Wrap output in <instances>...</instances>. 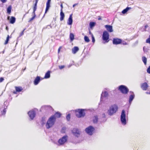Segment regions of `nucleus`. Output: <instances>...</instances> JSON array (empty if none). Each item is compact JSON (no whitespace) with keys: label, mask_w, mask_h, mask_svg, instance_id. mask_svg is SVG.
I'll list each match as a JSON object with an SVG mask.
<instances>
[{"label":"nucleus","mask_w":150,"mask_h":150,"mask_svg":"<svg viewBox=\"0 0 150 150\" xmlns=\"http://www.w3.org/2000/svg\"><path fill=\"white\" fill-rule=\"evenodd\" d=\"M9 18H10V16H8V17H7V19H9Z\"/></svg>","instance_id":"63"},{"label":"nucleus","mask_w":150,"mask_h":150,"mask_svg":"<svg viewBox=\"0 0 150 150\" xmlns=\"http://www.w3.org/2000/svg\"><path fill=\"white\" fill-rule=\"evenodd\" d=\"M60 7H61V9L60 11H61V10H62V9L63 8V5H62V4H61L60 5Z\"/></svg>","instance_id":"52"},{"label":"nucleus","mask_w":150,"mask_h":150,"mask_svg":"<svg viewBox=\"0 0 150 150\" xmlns=\"http://www.w3.org/2000/svg\"><path fill=\"white\" fill-rule=\"evenodd\" d=\"M35 11H33L32 13V15H33V16H35V17H36V14H35Z\"/></svg>","instance_id":"49"},{"label":"nucleus","mask_w":150,"mask_h":150,"mask_svg":"<svg viewBox=\"0 0 150 150\" xmlns=\"http://www.w3.org/2000/svg\"><path fill=\"white\" fill-rule=\"evenodd\" d=\"M118 90L122 94H127L129 91L127 87L124 85H121L118 87Z\"/></svg>","instance_id":"7"},{"label":"nucleus","mask_w":150,"mask_h":150,"mask_svg":"<svg viewBox=\"0 0 150 150\" xmlns=\"http://www.w3.org/2000/svg\"><path fill=\"white\" fill-rule=\"evenodd\" d=\"M45 117H42V118L41 122H45Z\"/></svg>","instance_id":"45"},{"label":"nucleus","mask_w":150,"mask_h":150,"mask_svg":"<svg viewBox=\"0 0 150 150\" xmlns=\"http://www.w3.org/2000/svg\"><path fill=\"white\" fill-rule=\"evenodd\" d=\"M54 116L55 118L57 117L58 118H60L61 115V114L59 112H57L55 113L53 115Z\"/></svg>","instance_id":"28"},{"label":"nucleus","mask_w":150,"mask_h":150,"mask_svg":"<svg viewBox=\"0 0 150 150\" xmlns=\"http://www.w3.org/2000/svg\"><path fill=\"white\" fill-rule=\"evenodd\" d=\"M41 77L40 76H37L34 81V84L35 85H37L41 81Z\"/></svg>","instance_id":"14"},{"label":"nucleus","mask_w":150,"mask_h":150,"mask_svg":"<svg viewBox=\"0 0 150 150\" xmlns=\"http://www.w3.org/2000/svg\"><path fill=\"white\" fill-rule=\"evenodd\" d=\"M135 97V95L133 92H132V94L129 96V98L128 103L129 105H130L132 101L134 99Z\"/></svg>","instance_id":"12"},{"label":"nucleus","mask_w":150,"mask_h":150,"mask_svg":"<svg viewBox=\"0 0 150 150\" xmlns=\"http://www.w3.org/2000/svg\"><path fill=\"white\" fill-rule=\"evenodd\" d=\"M118 107L116 104L112 105L108 110V113L110 116L112 115L117 111Z\"/></svg>","instance_id":"3"},{"label":"nucleus","mask_w":150,"mask_h":150,"mask_svg":"<svg viewBox=\"0 0 150 150\" xmlns=\"http://www.w3.org/2000/svg\"><path fill=\"white\" fill-rule=\"evenodd\" d=\"M147 72L148 73L150 74V66H149L147 68Z\"/></svg>","instance_id":"41"},{"label":"nucleus","mask_w":150,"mask_h":150,"mask_svg":"<svg viewBox=\"0 0 150 150\" xmlns=\"http://www.w3.org/2000/svg\"><path fill=\"white\" fill-rule=\"evenodd\" d=\"M131 7H127L122 11V13L123 14H125L129 10L131 9Z\"/></svg>","instance_id":"22"},{"label":"nucleus","mask_w":150,"mask_h":150,"mask_svg":"<svg viewBox=\"0 0 150 150\" xmlns=\"http://www.w3.org/2000/svg\"><path fill=\"white\" fill-rule=\"evenodd\" d=\"M15 88L16 91H13V93L15 94H17V92H20L23 90V88L21 86H15Z\"/></svg>","instance_id":"15"},{"label":"nucleus","mask_w":150,"mask_h":150,"mask_svg":"<svg viewBox=\"0 0 150 150\" xmlns=\"http://www.w3.org/2000/svg\"><path fill=\"white\" fill-rule=\"evenodd\" d=\"M9 35H8L6 38V40L5 41L4 44L6 45L8 44V42L9 40Z\"/></svg>","instance_id":"34"},{"label":"nucleus","mask_w":150,"mask_h":150,"mask_svg":"<svg viewBox=\"0 0 150 150\" xmlns=\"http://www.w3.org/2000/svg\"><path fill=\"white\" fill-rule=\"evenodd\" d=\"M146 42L150 44V35H149V37L146 40Z\"/></svg>","instance_id":"36"},{"label":"nucleus","mask_w":150,"mask_h":150,"mask_svg":"<svg viewBox=\"0 0 150 150\" xmlns=\"http://www.w3.org/2000/svg\"><path fill=\"white\" fill-rule=\"evenodd\" d=\"M60 20L61 21H63L64 19L65 15L64 13L63 12L62 10H61V11H60Z\"/></svg>","instance_id":"24"},{"label":"nucleus","mask_w":150,"mask_h":150,"mask_svg":"<svg viewBox=\"0 0 150 150\" xmlns=\"http://www.w3.org/2000/svg\"><path fill=\"white\" fill-rule=\"evenodd\" d=\"M148 27V25H146L144 27V28H145V29H146V28Z\"/></svg>","instance_id":"56"},{"label":"nucleus","mask_w":150,"mask_h":150,"mask_svg":"<svg viewBox=\"0 0 150 150\" xmlns=\"http://www.w3.org/2000/svg\"><path fill=\"white\" fill-rule=\"evenodd\" d=\"M92 38V41L93 43H94L95 41V39L94 38V37L93 35H92V36H91Z\"/></svg>","instance_id":"39"},{"label":"nucleus","mask_w":150,"mask_h":150,"mask_svg":"<svg viewBox=\"0 0 150 150\" xmlns=\"http://www.w3.org/2000/svg\"><path fill=\"white\" fill-rule=\"evenodd\" d=\"M60 48L59 47L58 49V53H59V52H60Z\"/></svg>","instance_id":"58"},{"label":"nucleus","mask_w":150,"mask_h":150,"mask_svg":"<svg viewBox=\"0 0 150 150\" xmlns=\"http://www.w3.org/2000/svg\"><path fill=\"white\" fill-rule=\"evenodd\" d=\"M73 23L72 14H70L67 23L68 25H71Z\"/></svg>","instance_id":"18"},{"label":"nucleus","mask_w":150,"mask_h":150,"mask_svg":"<svg viewBox=\"0 0 150 150\" xmlns=\"http://www.w3.org/2000/svg\"><path fill=\"white\" fill-rule=\"evenodd\" d=\"M142 28H143V27H142ZM146 31V29H145L144 28H143V29L142 30V31Z\"/></svg>","instance_id":"57"},{"label":"nucleus","mask_w":150,"mask_h":150,"mask_svg":"<svg viewBox=\"0 0 150 150\" xmlns=\"http://www.w3.org/2000/svg\"><path fill=\"white\" fill-rule=\"evenodd\" d=\"M144 48H145V47H143V50H144V52L145 51V50H144L145 49H144Z\"/></svg>","instance_id":"62"},{"label":"nucleus","mask_w":150,"mask_h":150,"mask_svg":"<svg viewBox=\"0 0 150 150\" xmlns=\"http://www.w3.org/2000/svg\"><path fill=\"white\" fill-rule=\"evenodd\" d=\"M106 117V115L105 114V113H103L102 114V117L103 118H105Z\"/></svg>","instance_id":"48"},{"label":"nucleus","mask_w":150,"mask_h":150,"mask_svg":"<svg viewBox=\"0 0 150 150\" xmlns=\"http://www.w3.org/2000/svg\"><path fill=\"white\" fill-rule=\"evenodd\" d=\"M56 118L54 115L51 116L47 120L45 124V127L47 129H49L52 127L54 125L56 121Z\"/></svg>","instance_id":"1"},{"label":"nucleus","mask_w":150,"mask_h":150,"mask_svg":"<svg viewBox=\"0 0 150 150\" xmlns=\"http://www.w3.org/2000/svg\"><path fill=\"white\" fill-rule=\"evenodd\" d=\"M11 9L12 6L11 5H9L7 8V13L10 14L11 12Z\"/></svg>","instance_id":"27"},{"label":"nucleus","mask_w":150,"mask_h":150,"mask_svg":"<svg viewBox=\"0 0 150 150\" xmlns=\"http://www.w3.org/2000/svg\"><path fill=\"white\" fill-rule=\"evenodd\" d=\"M98 117L97 115L95 116L93 119V121L94 123H97L98 122Z\"/></svg>","instance_id":"26"},{"label":"nucleus","mask_w":150,"mask_h":150,"mask_svg":"<svg viewBox=\"0 0 150 150\" xmlns=\"http://www.w3.org/2000/svg\"><path fill=\"white\" fill-rule=\"evenodd\" d=\"M98 19L99 20H101V18L100 16H99V17H98Z\"/></svg>","instance_id":"60"},{"label":"nucleus","mask_w":150,"mask_h":150,"mask_svg":"<svg viewBox=\"0 0 150 150\" xmlns=\"http://www.w3.org/2000/svg\"><path fill=\"white\" fill-rule=\"evenodd\" d=\"M102 38L103 40V43L105 44L109 42V34L108 31L105 30L103 32Z\"/></svg>","instance_id":"5"},{"label":"nucleus","mask_w":150,"mask_h":150,"mask_svg":"<svg viewBox=\"0 0 150 150\" xmlns=\"http://www.w3.org/2000/svg\"><path fill=\"white\" fill-rule=\"evenodd\" d=\"M86 109H78L74 110L76 116L78 118H80L84 117L85 115L84 112Z\"/></svg>","instance_id":"2"},{"label":"nucleus","mask_w":150,"mask_h":150,"mask_svg":"<svg viewBox=\"0 0 150 150\" xmlns=\"http://www.w3.org/2000/svg\"><path fill=\"white\" fill-rule=\"evenodd\" d=\"M50 71H48L45 74L44 77L45 79H48L50 77Z\"/></svg>","instance_id":"25"},{"label":"nucleus","mask_w":150,"mask_h":150,"mask_svg":"<svg viewBox=\"0 0 150 150\" xmlns=\"http://www.w3.org/2000/svg\"><path fill=\"white\" fill-rule=\"evenodd\" d=\"M122 40L118 38H113L112 40V43L114 45H117L121 44Z\"/></svg>","instance_id":"11"},{"label":"nucleus","mask_w":150,"mask_h":150,"mask_svg":"<svg viewBox=\"0 0 150 150\" xmlns=\"http://www.w3.org/2000/svg\"><path fill=\"white\" fill-rule=\"evenodd\" d=\"M8 28L7 26H6V30H8Z\"/></svg>","instance_id":"61"},{"label":"nucleus","mask_w":150,"mask_h":150,"mask_svg":"<svg viewBox=\"0 0 150 150\" xmlns=\"http://www.w3.org/2000/svg\"><path fill=\"white\" fill-rule=\"evenodd\" d=\"M105 27L106 28L107 31L110 33H111L113 32V30L112 28V26L110 25H105Z\"/></svg>","instance_id":"13"},{"label":"nucleus","mask_w":150,"mask_h":150,"mask_svg":"<svg viewBox=\"0 0 150 150\" xmlns=\"http://www.w3.org/2000/svg\"><path fill=\"white\" fill-rule=\"evenodd\" d=\"M120 121L123 125H125L127 124L126 115L125 112L124 110H123L121 113L120 115Z\"/></svg>","instance_id":"6"},{"label":"nucleus","mask_w":150,"mask_h":150,"mask_svg":"<svg viewBox=\"0 0 150 150\" xmlns=\"http://www.w3.org/2000/svg\"><path fill=\"white\" fill-rule=\"evenodd\" d=\"M70 118V114L69 113L66 116V119L67 121H69Z\"/></svg>","instance_id":"35"},{"label":"nucleus","mask_w":150,"mask_h":150,"mask_svg":"<svg viewBox=\"0 0 150 150\" xmlns=\"http://www.w3.org/2000/svg\"><path fill=\"white\" fill-rule=\"evenodd\" d=\"M66 129L67 128L65 127H63L61 130V133L62 134L65 133L66 132Z\"/></svg>","instance_id":"32"},{"label":"nucleus","mask_w":150,"mask_h":150,"mask_svg":"<svg viewBox=\"0 0 150 150\" xmlns=\"http://www.w3.org/2000/svg\"><path fill=\"white\" fill-rule=\"evenodd\" d=\"M136 43H137V44L138 43V41H137L136 42Z\"/></svg>","instance_id":"64"},{"label":"nucleus","mask_w":150,"mask_h":150,"mask_svg":"<svg viewBox=\"0 0 150 150\" xmlns=\"http://www.w3.org/2000/svg\"><path fill=\"white\" fill-rule=\"evenodd\" d=\"M89 34L91 35V36H92V35H93V34L91 33V31L89 30Z\"/></svg>","instance_id":"54"},{"label":"nucleus","mask_w":150,"mask_h":150,"mask_svg":"<svg viewBox=\"0 0 150 150\" xmlns=\"http://www.w3.org/2000/svg\"><path fill=\"white\" fill-rule=\"evenodd\" d=\"M121 44L124 45H128V43L124 41H122Z\"/></svg>","instance_id":"42"},{"label":"nucleus","mask_w":150,"mask_h":150,"mask_svg":"<svg viewBox=\"0 0 150 150\" xmlns=\"http://www.w3.org/2000/svg\"><path fill=\"white\" fill-rule=\"evenodd\" d=\"M38 0H36L35 2V3L34 4H37L38 2Z\"/></svg>","instance_id":"59"},{"label":"nucleus","mask_w":150,"mask_h":150,"mask_svg":"<svg viewBox=\"0 0 150 150\" xmlns=\"http://www.w3.org/2000/svg\"><path fill=\"white\" fill-rule=\"evenodd\" d=\"M28 114L31 120H33L35 117L36 115V113L34 110L29 111Z\"/></svg>","instance_id":"10"},{"label":"nucleus","mask_w":150,"mask_h":150,"mask_svg":"<svg viewBox=\"0 0 150 150\" xmlns=\"http://www.w3.org/2000/svg\"><path fill=\"white\" fill-rule=\"evenodd\" d=\"M68 139V137L67 135L63 136L58 140V145L59 146L63 145L67 142Z\"/></svg>","instance_id":"4"},{"label":"nucleus","mask_w":150,"mask_h":150,"mask_svg":"<svg viewBox=\"0 0 150 150\" xmlns=\"http://www.w3.org/2000/svg\"><path fill=\"white\" fill-rule=\"evenodd\" d=\"M148 87V85L146 82L143 83L141 85V88L144 91L146 90Z\"/></svg>","instance_id":"19"},{"label":"nucleus","mask_w":150,"mask_h":150,"mask_svg":"<svg viewBox=\"0 0 150 150\" xmlns=\"http://www.w3.org/2000/svg\"><path fill=\"white\" fill-rule=\"evenodd\" d=\"M69 38L71 42H72L74 39V35L72 33H70L69 35Z\"/></svg>","instance_id":"29"},{"label":"nucleus","mask_w":150,"mask_h":150,"mask_svg":"<svg viewBox=\"0 0 150 150\" xmlns=\"http://www.w3.org/2000/svg\"><path fill=\"white\" fill-rule=\"evenodd\" d=\"M74 65H75L76 67H79V65L78 63L75 64H74Z\"/></svg>","instance_id":"53"},{"label":"nucleus","mask_w":150,"mask_h":150,"mask_svg":"<svg viewBox=\"0 0 150 150\" xmlns=\"http://www.w3.org/2000/svg\"><path fill=\"white\" fill-rule=\"evenodd\" d=\"M79 50V48L78 47H74L72 49V52L73 54H75Z\"/></svg>","instance_id":"21"},{"label":"nucleus","mask_w":150,"mask_h":150,"mask_svg":"<svg viewBox=\"0 0 150 150\" xmlns=\"http://www.w3.org/2000/svg\"><path fill=\"white\" fill-rule=\"evenodd\" d=\"M35 17V16H33L29 19L28 22H30L31 21L33 20Z\"/></svg>","instance_id":"38"},{"label":"nucleus","mask_w":150,"mask_h":150,"mask_svg":"<svg viewBox=\"0 0 150 150\" xmlns=\"http://www.w3.org/2000/svg\"><path fill=\"white\" fill-rule=\"evenodd\" d=\"M84 40L85 41L87 42H88L90 41V40L88 37L86 36H84Z\"/></svg>","instance_id":"33"},{"label":"nucleus","mask_w":150,"mask_h":150,"mask_svg":"<svg viewBox=\"0 0 150 150\" xmlns=\"http://www.w3.org/2000/svg\"><path fill=\"white\" fill-rule=\"evenodd\" d=\"M42 107L44 108L45 110H47L49 112H50L53 111L54 110L52 108L50 105H45Z\"/></svg>","instance_id":"17"},{"label":"nucleus","mask_w":150,"mask_h":150,"mask_svg":"<svg viewBox=\"0 0 150 150\" xmlns=\"http://www.w3.org/2000/svg\"><path fill=\"white\" fill-rule=\"evenodd\" d=\"M74 65V64H70L68 66V67L69 68L72 65Z\"/></svg>","instance_id":"51"},{"label":"nucleus","mask_w":150,"mask_h":150,"mask_svg":"<svg viewBox=\"0 0 150 150\" xmlns=\"http://www.w3.org/2000/svg\"><path fill=\"white\" fill-rule=\"evenodd\" d=\"M108 94L106 91H104V92L103 91L101 95L100 101L102 100L103 97H106L108 96Z\"/></svg>","instance_id":"20"},{"label":"nucleus","mask_w":150,"mask_h":150,"mask_svg":"<svg viewBox=\"0 0 150 150\" xmlns=\"http://www.w3.org/2000/svg\"><path fill=\"white\" fill-rule=\"evenodd\" d=\"M95 130L94 128L91 125H90L85 129V131L86 133L90 136H91L93 134Z\"/></svg>","instance_id":"8"},{"label":"nucleus","mask_w":150,"mask_h":150,"mask_svg":"<svg viewBox=\"0 0 150 150\" xmlns=\"http://www.w3.org/2000/svg\"><path fill=\"white\" fill-rule=\"evenodd\" d=\"M71 132L72 134L75 137L78 138L80 135V130L77 128H74L71 130Z\"/></svg>","instance_id":"9"},{"label":"nucleus","mask_w":150,"mask_h":150,"mask_svg":"<svg viewBox=\"0 0 150 150\" xmlns=\"http://www.w3.org/2000/svg\"><path fill=\"white\" fill-rule=\"evenodd\" d=\"M6 109H4L3 110V111L2 113V115H4L6 113Z\"/></svg>","instance_id":"43"},{"label":"nucleus","mask_w":150,"mask_h":150,"mask_svg":"<svg viewBox=\"0 0 150 150\" xmlns=\"http://www.w3.org/2000/svg\"><path fill=\"white\" fill-rule=\"evenodd\" d=\"M4 80V79L3 77H1L0 78V83L2 82Z\"/></svg>","instance_id":"46"},{"label":"nucleus","mask_w":150,"mask_h":150,"mask_svg":"<svg viewBox=\"0 0 150 150\" xmlns=\"http://www.w3.org/2000/svg\"><path fill=\"white\" fill-rule=\"evenodd\" d=\"M0 1L3 3H4L7 1V0H0Z\"/></svg>","instance_id":"47"},{"label":"nucleus","mask_w":150,"mask_h":150,"mask_svg":"<svg viewBox=\"0 0 150 150\" xmlns=\"http://www.w3.org/2000/svg\"><path fill=\"white\" fill-rule=\"evenodd\" d=\"M96 23L95 22H90L89 24V26L90 28H93V27H94L95 25H96Z\"/></svg>","instance_id":"30"},{"label":"nucleus","mask_w":150,"mask_h":150,"mask_svg":"<svg viewBox=\"0 0 150 150\" xmlns=\"http://www.w3.org/2000/svg\"><path fill=\"white\" fill-rule=\"evenodd\" d=\"M138 34H136L134 35V38H136L138 37Z\"/></svg>","instance_id":"50"},{"label":"nucleus","mask_w":150,"mask_h":150,"mask_svg":"<svg viewBox=\"0 0 150 150\" xmlns=\"http://www.w3.org/2000/svg\"><path fill=\"white\" fill-rule=\"evenodd\" d=\"M25 30V28L23 30V31L21 33L20 35H19V36L20 37H21V36H22V35H23V32H24V30Z\"/></svg>","instance_id":"44"},{"label":"nucleus","mask_w":150,"mask_h":150,"mask_svg":"<svg viewBox=\"0 0 150 150\" xmlns=\"http://www.w3.org/2000/svg\"><path fill=\"white\" fill-rule=\"evenodd\" d=\"M65 67L64 65L59 66V69L61 70Z\"/></svg>","instance_id":"40"},{"label":"nucleus","mask_w":150,"mask_h":150,"mask_svg":"<svg viewBox=\"0 0 150 150\" xmlns=\"http://www.w3.org/2000/svg\"><path fill=\"white\" fill-rule=\"evenodd\" d=\"M51 0H47L46 3V8L45 10V13H46L48 11L50 7V4Z\"/></svg>","instance_id":"16"},{"label":"nucleus","mask_w":150,"mask_h":150,"mask_svg":"<svg viewBox=\"0 0 150 150\" xmlns=\"http://www.w3.org/2000/svg\"><path fill=\"white\" fill-rule=\"evenodd\" d=\"M45 122H41V125H42L45 124Z\"/></svg>","instance_id":"55"},{"label":"nucleus","mask_w":150,"mask_h":150,"mask_svg":"<svg viewBox=\"0 0 150 150\" xmlns=\"http://www.w3.org/2000/svg\"><path fill=\"white\" fill-rule=\"evenodd\" d=\"M37 8V4H34L33 7V11H36Z\"/></svg>","instance_id":"37"},{"label":"nucleus","mask_w":150,"mask_h":150,"mask_svg":"<svg viewBox=\"0 0 150 150\" xmlns=\"http://www.w3.org/2000/svg\"><path fill=\"white\" fill-rule=\"evenodd\" d=\"M16 18L14 16H11L9 22L11 24H13L15 22Z\"/></svg>","instance_id":"23"},{"label":"nucleus","mask_w":150,"mask_h":150,"mask_svg":"<svg viewBox=\"0 0 150 150\" xmlns=\"http://www.w3.org/2000/svg\"><path fill=\"white\" fill-rule=\"evenodd\" d=\"M142 60L144 64L146 65L147 63V59L145 56H143L142 57Z\"/></svg>","instance_id":"31"}]
</instances>
